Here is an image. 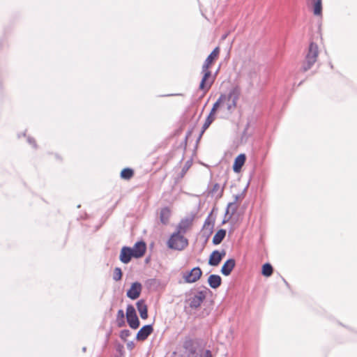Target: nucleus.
I'll return each instance as SVG.
<instances>
[{
  "label": "nucleus",
  "mask_w": 357,
  "mask_h": 357,
  "mask_svg": "<svg viewBox=\"0 0 357 357\" xmlns=\"http://www.w3.org/2000/svg\"><path fill=\"white\" fill-rule=\"evenodd\" d=\"M205 202L199 196H195L188 204V211L180 223H192L198 221L204 214V206Z\"/></svg>",
  "instance_id": "1"
},
{
  "label": "nucleus",
  "mask_w": 357,
  "mask_h": 357,
  "mask_svg": "<svg viewBox=\"0 0 357 357\" xmlns=\"http://www.w3.org/2000/svg\"><path fill=\"white\" fill-rule=\"evenodd\" d=\"M189 225H179L178 230L174 232L167 241V247L174 250H183L188 245V241L181 232L185 233Z\"/></svg>",
  "instance_id": "2"
},
{
  "label": "nucleus",
  "mask_w": 357,
  "mask_h": 357,
  "mask_svg": "<svg viewBox=\"0 0 357 357\" xmlns=\"http://www.w3.org/2000/svg\"><path fill=\"white\" fill-rule=\"evenodd\" d=\"M241 95V89L238 86H234L227 94H221L222 105H225L229 114L234 112L237 102Z\"/></svg>",
  "instance_id": "3"
},
{
  "label": "nucleus",
  "mask_w": 357,
  "mask_h": 357,
  "mask_svg": "<svg viewBox=\"0 0 357 357\" xmlns=\"http://www.w3.org/2000/svg\"><path fill=\"white\" fill-rule=\"evenodd\" d=\"M318 54L319 50L317 45L314 43H311L309 45L305 59L301 67V70L303 72H306L312 68L317 61Z\"/></svg>",
  "instance_id": "4"
},
{
  "label": "nucleus",
  "mask_w": 357,
  "mask_h": 357,
  "mask_svg": "<svg viewBox=\"0 0 357 357\" xmlns=\"http://www.w3.org/2000/svg\"><path fill=\"white\" fill-rule=\"evenodd\" d=\"M126 319L129 326L132 329L139 328L140 322L136 313L135 307L128 305L126 308Z\"/></svg>",
  "instance_id": "5"
},
{
  "label": "nucleus",
  "mask_w": 357,
  "mask_h": 357,
  "mask_svg": "<svg viewBox=\"0 0 357 357\" xmlns=\"http://www.w3.org/2000/svg\"><path fill=\"white\" fill-rule=\"evenodd\" d=\"M208 291H210V290L207 288H205L204 290L197 291L192 297L189 299V306L194 309L198 308L206 299Z\"/></svg>",
  "instance_id": "6"
},
{
  "label": "nucleus",
  "mask_w": 357,
  "mask_h": 357,
  "mask_svg": "<svg viewBox=\"0 0 357 357\" xmlns=\"http://www.w3.org/2000/svg\"><path fill=\"white\" fill-rule=\"evenodd\" d=\"M183 347L185 349L186 357H202L201 354L197 351L196 344L192 339L190 337L186 338Z\"/></svg>",
  "instance_id": "7"
},
{
  "label": "nucleus",
  "mask_w": 357,
  "mask_h": 357,
  "mask_svg": "<svg viewBox=\"0 0 357 357\" xmlns=\"http://www.w3.org/2000/svg\"><path fill=\"white\" fill-rule=\"evenodd\" d=\"M225 185L221 186L218 183L210 182L206 190L207 196L220 199L222 197Z\"/></svg>",
  "instance_id": "8"
},
{
  "label": "nucleus",
  "mask_w": 357,
  "mask_h": 357,
  "mask_svg": "<svg viewBox=\"0 0 357 357\" xmlns=\"http://www.w3.org/2000/svg\"><path fill=\"white\" fill-rule=\"evenodd\" d=\"M202 73L203 74V77L199 84V89L204 91V94L202 95L203 96L211 87L213 80H211V82L208 81L207 82V80L211 76V72L208 70V68L204 69V65L202 68Z\"/></svg>",
  "instance_id": "9"
},
{
  "label": "nucleus",
  "mask_w": 357,
  "mask_h": 357,
  "mask_svg": "<svg viewBox=\"0 0 357 357\" xmlns=\"http://www.w3.org/2000/svg\"><path fill=\"white\" fill-rule=\"evenodd\" d=\"M202 271L199 267L193 268L190 272L183 274V278L187 283H193L197 282L202 276Z\"/></svg>",
  "instance_id": "10"
},
{
  "label": "nucleus",
  "mask_w": 357,
  "mask_h": 357,
  "mask_svg": "<svg viewBox=\"0 0 357 357\" xmlns=\"http://www.w3.org/2000/svg\"><path fill=\"white\" fill-rule=\"evenodd\" d=\"M142 289V285L140 282H133L130 288L127 291L126 295L129 298L132 300H135L138 298L139 296H140Z\"/></svg>",
  "instance_id": "11"
},
{
  "label": "nucleus",
  "mask_w": 357,
  "mask_h": 357,
  "mask_svg": "<svg viewBox=\"0 0 357 357\" xmlns=\"http://www.w3.org/2000/svg\"><path fill=\"white\" fill-rule=\"evenodd\" d=\"M146 250V245L144 241H140L135 243L134 246L131 248V251L133 253L134 258L138 259L142 257Z\"/></svg>",
  "instance_id": "12"
},
{
  "label": "nucleus",
  "mask_w": 357,
  "mask_h": 357,
  "mask_svg": "<svg viewBox=\"0 0 357 357\" xmlns=\"http://www.w3.org/2000/svg\"><path fill=\"white\" fill-rule=\"evenodd\" d=\"M225 255L226 252L224 250L221 252L218 250L213 251L209 257L208 264L212 266H217L220 263Z\"/></svg>",
  "instance_id": "13"
},
{
  "label": "nucleus",
  "mask_w": 357,
  "mask_h": 357,
  "mask_svg": "<svg viewBox=\"0 0 357 357\" xmlns=\"http://www.w3.org/2000/svg\"><path fill=\"white\" fill-rule=\"evenodd\" d=\"M153 328L151 324L145 325L140 328L136 335L137 341H144L153 333Z\"/></svg>",
  "instance_id": "14"
},
{
  "label": "nucleus",
  "mask_w": 357,
  "mask_h": 357,
  "mask_svg": "<svg viewBox=\"0 0 357 357\" xmlns=\"http://www.w3.org/2000/svg\"><path fill=\"white\" fill-rule=\"evenodd\" d=\"M134 257L133 253L131 251V248L123 246L120 252L119 259L123 264H128L132 258Z\"/></svg>",
  "instance_id": "15"
},
{
  "label": "nucleus",
  "mask_w": 357,
  "mask_h": 357,
  "mask_svg": "<svg viewBox=\"0 0 357 357\" xmlns=\"http://www.w3.org/2000/svg\"><path fill=\"white\" fill-rule=\"evenodd\" d=\"M236 261L234 259H227L221 268V273L225 276H228L231 274L232 270L235 267Z\"/></svg>",
  "instance_id": "16"
},
{
  "label": "nucleus",
  "mask_w": 357,
  "mask_h": 357,
  "mask_svg": "<svg viewBox=\"0 0 357 357\" xmlns=\"http://www.w3.org/2000/svg\"><path fill=\"white\" fill-rule=\"evenodd\" d=\"M236 209L237 204L236 202L229 203L227 205L226 212L225 214V218L221 223H227V222H229L231 218L232 215H234V212L236 211Z\"/></svg>",
  "instance_id": "17"
},
{
  "label": "nucleus",
  "mask_w": 357,
  "mask_h": 357,
  "mask_svg": "<svg viewBox=\"0 0 357 357\" xmlns=\"http://www.w3.org/2000/svg\"><path fill=\"white\" fill-rule=\"evenodd\" d=\"M246 160L245 155L241 153L238 155L234 160V162L233 165V170L234 172H239L244 165Z\"/></svg>",
  "instance_id": "18"
},
{
  "label": "nucleus",
  "mask_w": 357,
  "mask_h": 357,
  "mask_svg": "<svg viewBox=\"0 0 357 357\" xmlns=\"http://www.w3.org/2000/svg\"><path fill=\"white\" fill-rule=\"evenodd\" d=\"M137 310L143 319L148 318V308L144 300H139L136 303Z\"/></svg>",
  "instance_id": "19"
},
{
  "label": "nucleus",
  "mask_w": 357,
  "mask_h": 357,
  "mask_svg": "<svg viewBox=\"0 0 357 357\" xmlns=\"http://www.w3.org/2000/svg\"><path fill=\"white\" fill-rule=\"evenodd\" d=\"M220 50L218 47H215L211 53L208 56L204 63V68H209L213 60L218 56Z\"/></svg>",
  "instance_id": "20"
},
{
  "label": "nucleus",
  "mask_w": 357,
  "mask_h": 357,
  "mask_svg": "<svg viewBox=\"0 0 357 357\" xmlns=\"http://www.w3.org/2000/svg\"><path fill=\"white\" fill-rule=\"evenodd\" d=\"M208 282L211 288L217 289L221 285L222 278L218 275L213 274L208 277Z\"/></svg>",
  "instance_id": "21"
},
{
  "label": "nucleus",
  "mask_w": 357,
  "mask_h": 357,
  "mask_svg": "<svg viewBox=\"0 0 357 357\" xmlns=\"http://www.w3.org/2000/svg\"><path fill=\"white\" fill-rule=\"evenodd\" d=\"M226 236V230L220 229L214 235L213 238V243L214 245H219L225 238Z\"/></svg>",
  "instance_id": "22"
},
{
  "label": "nucleus",
  "mask_w": 357,
  "mask_h": 357,
  "mask_svg": "<svg viewBox=\"0 0 357 357\" xmlns=\"http://www.w3.org/2000/svg\"><path fill=\"white\" fill-rule=\"evenodd\" d=\"M171 216V211L168 207H165L161 209L160 213V218L161 223H166L169 221Z\"/></svg>",
  "instance_id": "23"
},
{
  "label": "nucleus",
  "mask_w": 357,
  "mask_h": 357,
  "mask_svg": "<svg viewBox=\"0 0 357 357\" xmlns=\"http://www.w3.org/2000/svg\"><path fill=\"white\" fill-rule=\"evenodd\" d=\"M322 0H314L311 1L313 4V13L315 15H320L322 13Z\"/></svg>",
  "instance_id": "24"
},
{
  "label": "nucleus",
  "mask_w": 357,
  "mask_h": 357,
  "mask_svg": "<svg viewBox=\"0 0 357 357\" xmlns=\"http://www.w3.org/2000/svg\"><path fill=\"white\" fill-rule=\"evenodd\" d=\"M273 271V266L269 263H266L262 266L261 273L264 276L270 277Z\"/></svg>",
  "instance_id": "25"
},
{
  "label": "nucleus",
  "mask_w": 357,
  "mask_h": 357,
  "mask_svg": "<svg viewBox=\"0 0 357 357\" xmlns=\"http://www.w3.org/2000/svg\"><path fill=\"white\" fill-rule=\"evenodd\" d=\"M125 314L123 310H119L117 312L116 322L119 327L125 326Z\"/></svg>",
  "instance_id": "26"
},
{
  "label": "nucleus",
  "mask_w": 357,
  "mask_h": 357,
  "mask_svg": "<svg viewBox=\"0 0 357 357\" xmlns=\"http://www.w3.org/2000/svg\"><path fill=\"white\" fill-rule=\"evenodd\" d=\"M134 172L130 168H125L121 172V177L123 179H130L132 177Z\"/></svg>",
  "instance_id": "27"
},
{
  "label": "nucleus",
  "mask_w": 357,
  "mask_h": 357,
  "mask_svg": "<svg viewBox=\"0 0 357 357\" xmlns=\"http://www.w3.org/2000/svg\"><path fill=\"white\" fill-rule=\"evenodd\" d=\"M122 271L121 269L119 267H116L114 268V274H113V279L115 281H119L121 280L122 278Z\"/></svg>",
  "instance_id": "28"
},
{
  "label": "nucleus",
  "mask_w": 357,
  "mask_h": 357,
  "mask_svg": "<svg viewBox=\"0 0 357 357\" xmlns=\"http://www.w3.org/2000/svg\"><path fill=\"white\" fill-rule=\"evenodd\" d=\"M222 105V98H220V96H219L218 99L217 100V101L213 104V107L211 110V112L212 113H215L216 112L217 109Z\"/></svg>",
  "instance_id": "29"
},
{
  "label": "nucleus",
  "mask_w": 357,
  "mask_h": 357,
  "mask_svg": "<svg viewBox=\"0 0 357 357\" xmlns=\"http://www.w3.org/2000/svg\"><path fill=\"white\" fill-rule=\"evenodd\" d=\"M130 335L131 332L128 329H125L121 331L120 337L123 341H126V338L128 337Z\"/></svg>",
  "instance_id": "30"
},
{
  "label": "nucleus",
  "mask_w": 357,
  "mask_h": 357,
  "mask_svg": "<svg viewBox=\"0 0 357 357\" xmlns=\"http://www.w3.org/2000/svg\"><path fill=\"white\" fill-rule=\"evenodd\" d=\"M211 124V123H210V121H207L206 119L203 126H202V131L200 132V135L199 136V138H198V140H199V139L202 137V135H203V133L205 132V130L210 126V125Z\"/></svg>",
  "instance_id": "31"
},
{
  "label": "nucleus",
  "mask_w": 357,
  "mask_h": 357,
  "mask_svg": "<svg viewBox=\"0 0 357 357\" xmlns=\"http://www.w3.org/2000/svg\"><path fill=\"white\" fill-rule=\"evenodd\" d=\"M190 167V162L189 161H188L182 169L181 176H183V175L186 173V172L188 170Z\"/></svg>",
  "instance_id": "32"
},
{
  "label": "nucleus",
  "mask_w": 357,
  "mask_h": 357,
  "mask_svg": "<svg viewBox=\"0 0 357 357\" xmlns=\"http://www.w3.org/2000/svg\"><path fill=\"white\" fill-rule=\"evenodd\" d=\"M212 213H213V211L210 214H208L207 218L205 219L204 223H206V224L214 223L215 220L212 218Z\"/></svg>",
  "instance_id": "33"
},
{
  "label": "nucleus",
  "mask_w": 357,
  "mask_h": 357,
  "mask_svg": "<svg viewBox=\"0 0 357 357\" xmlns=\"http://www.w3.org/2000/svg\"><path fill=\"white\" fill-rule=\"evenodd\" d=\"M215 113L210 112L208 116L206 118L207 121H210V123H212V122L215 120Z\"/></svg>",
  "instance_id": "34"
},
{
  "label": "nucleus",
  "mask_w": 357,
  "mask_h": 357,
  "mask_svg": "<svg viewBox=\"0 0 357 357\" xmlns=\"http://www.w3.org/2000/svg\"><path fill=\"white\" fill-rule=\"evenodd\" d=\"M27 140H28V142H29L30 144L33 145V146L34 148H36V141H35V139H34L33 138L28 137V139H27Z\"/></svg>",
  "instance_id": "35"
},
{
  "label": "nucleus",
  "mask_w": 357,
  "mask_h": 357,
  "mask_svg": "<svg viewBox=\"0 0 357 357\" xmlns=\"http://www.w3.org/2000/svg\"><path fill=\"white\" fill-rule=\"evenodd\" d=\"M204 357H212L211 352L209 350H206L204 355Z\"/></svg>",
  "instance_id": "36"
},
{
  "label": "nucleus",
  "mask_w": 357,
  "mask_h": 357,
  "mask_svg": "<svg viewBox=\"0 0 357 357\" xmlns=\"http://www.w3.org/2000/svg\"><path fill=\"white\" fill-rule=\"evenodd\" d=\"M127 347H128V349H132V348L134 347L133 342H130L128 343Z\"/></svg>",
  "instance_id": "37"
},
{
  "label": "nucleus",
  "mask_w": 357,
  "mask_h": 357,
  "mask_svg": "<svg viewBox=\"0 0 357 357\" xmlns=\"http://www.w3.org/2000/svg\"><path fill=\"white\" fill-rule=\"evenodd\" d=\"M150 259H151V258H150V257H146V258L145 259V263H146V264H149V261H150Z\"/></svg>",
  "instance_id": "38"
},
{
  "label": "nucleus",
  "mask_w": 357,
  "mask_h": 357,
  "mask_svg": "<svg viewBox=\"0 0 357 357\" xmlns=\"http://www.w3.org/2000/svg\"><path fill=\"white\" fill-rule=\"evenodd\" d=\"M227 34H225V35H223V36H222V40H225V39L227 38Z\"/></svg>",
  "instance_id": "39"
},
{
  "label": "nucleus",
  "mask_w": 357,
  "mask_h": 357,
  "mask_svg": "<svg viewBox=\"0 0 357 357\" xmlns=\"http://www.w3.org/2000/svg\"><path fill=\"white\" fill-rule=\"evenodd\" d=\"M86 347H84L82 348V351H83V352H86Z\"/></svg>",
  "instance_id": "40"
},
{
  "label": "nucleus",
  "mask_w": 357,
  "mask_h": 357,
  "mask_svg": "<svg viewBox=\"0 0 357 357\" xmlns=\"http://www.w3.org/2000/svg\"><path fill=\"white\" fill-rule=\"evenodd\" d=\"M254 75H255V73H254L253 74H250V77L252 78Z\"/></svg>",
  "instance_id": "41"
},
{
  "label": "nucleus",
  "mask_w": 357,
  "mask_h": 357,
  "mask_svg": "<svg viewBox=\"0 0 357 357\" xmlns=\"http://www.w3.org/2000/svg\"><path fill=\"white\" fill-rule=\"evenodd\" d=\"M209 225H207V226H209ZM206 224H204V228H205V227H206Z\"/></svg>",
  "instance_id": "42"
}]
</instances>
